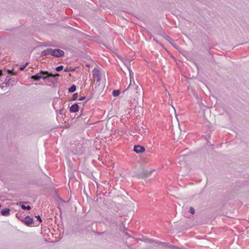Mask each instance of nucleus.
<instances>
[{"label":"nucleus","instance_id":"nucleus-17","mask_svg":"<svg viewBox=\"0 0 249 249\" xmlns=\"http://www.w3.org/2000/svg\"><path fill=\"white\" fill-rule=\"evenodd\" d=\"M25 67V66H24L23 67L20 68V70H23L24 69Z\"/></svg>","mask_w":249,"mask_h":249},{"label":"nucleus","instance_id":"nucleus-12","mask_svg":"<svg viewBox=\"0 0 249 249\" xmlns=\"http://www.w3.org/2000/svg\"><path fill=\"white\" fill-rule=\"evenodd\" d=\"M77 96H78V94L77 93H74L72 96V100L74 101V100H76Z\"/></svg>","mask_w":249,"mask_h":249},{"label":"nucleus","instance_id":"nucleus-18","mask_svg":"<svg viewBox=\"0 0 249 249\" xmlns=\"http://www.w3.org/2000/svg\"><path fill=\"white\" fill-rule=\"evenodd\" d=\"M8 73H9V74L12 73L11 71H10V70H9V71H8Z\"/></svg>","mask_w":249,"mask_h":249},{"label":"nucleus","instance_id":"nucleus-6","mask_svg":"<svg viewBox=\"0 0 249 249\" xmlns=\"http://www.w3.org/2000/svg\"><path fill=\"white\" fill-rule=\"evenodd\" d=\"M70 110L71 112H76L79 110V106L77 104H74L71 107Z\"/></svg>","mask_w":249,"mask_h":249},{"label":"nucleus","instance_id":"nucleus-4","mask_svg":"<svg viewBox=\"0 0 249 249\" xmlns=\"http://www.w3.org/2000/svg\"><path fill=\"white\" fill-rule=\"evenodd\" d=\"M134 151L138 154L142 153L145 151V148L140 145H135L134 146Z\"/></svg>","mask_w":249,"mask_h":249},{"label":"nucleus","instance_id":"nucleus-2","mask_svg":"<svg viewBox=\"0 0 249 249\" xmlns=\"http://www.w3.org/2000/svg\"><path fill=\"white\" fill-rule=\"evenodd\" d=\"M50 54L52 55L55 57H61L64 54V52L60 49H47L43 52H42V54L43 55H47Z\"/></svg>","mask_w":249,"mask_h":249},{"label":"nucleus","instance_id":"nucleus-8","mask_svg":"<svg viewBox=\"0 0 249 249\" xmlns=\"http://www.w3.org/2000/svg\"><path fill=\"white\" fill-rule=\"evenodd\" d=\"M76 89V86L73 85L69 89V91L70 92H73L75 91Z\"/></svg>","mask_w":249,"mask_h":249},{"label":"nucleus","instance_id":"nucleus-15","mask_svg":"<svg viewBox=\"0 0 249 249\" xmlns=\"http://www.w3.org/2000/svg\"><path fill=\"white\" fill-rule=\"evenodd\" d=\"M85 99V97H82L80 98L79 99V101H82V100H84Z\"/></svg>","mask_w":249,"mask_h":249},{"label":"nucleus","instance_id":"nucleus-7","mask_svg":"<svg viewBox=\"0 0 249 249\" xmlns=\"http://www.w3.org/2000/svg\"><path fill=\"white\" fill-rule=\"evenodd\" d=\"M10 210L9 209H4L1 211L2 215L7 216L9 214Z\"/></svg>","mask_w":249,"mask_h":249},{"label":"nucleus","instance_id":"nucleus-10","mask_svg":"<svg viewBox=\"0 0 249 249\" xmlns=\"http://www.w3.org/2000/svg\"><path fill=\"white\" fill-rule=\"evenodd\" d=\"M21 207L22 209L23 210H25V209H27V210H30L31 209V207L30 206H26L24 205H22L21 206Z\"/></svg>","mask_w":249,"mask_h":249},{"label":"nucleus","instance_id":"nucleus-3","mask_svg":"<svg viewBox=\"0 0 249 249\" xmlns=\"http://www.w3.org/2000/svg\"><path fill=\"white\" fill-rule=\"evenodd\" d=\"M93 76L97 82H99L101 79L100 71L98 69L95 68L92 71Z\"/></svg>","mask_w":249,"mask_h":249},{"label":"nucleus","instance_id":"nucleus-9","mask_svg":"<svg viewBox=\"0 0 249 249\" xmlns=\"http://www.w3.org/2000/svg\"><path fill=\"white\" fill-rule=\"evenodd\" d=\"M120 91L118 90H113L112 92V94L114 97H117L120 94Z\"/></svg>","mask_w":249,"mask_h":249},{"label":"nucleus","instance_id":"nucleus-16","mask_svg":"<svg viewBox=\"0 0 249 249\" xmlns=\"http://www.w3.org/2000/svg\"><path fill=\"white\" fill-rule=\"evenodd\" d=\"M2 75V71L0 70V76H1Z\"/></svg>","mask_w":249,"mask_h":249},{"label":"nucleus","instance_id":"nucleus-14","mask_svg":"<svg viewBox=\"0 0 249 249\" xmlns=\"http://www.w3.org/2000/svg\"><path fill=\"white\" fill-rule=\"evenodd\" d=\"M37 220L39 221L40 222H42V220L40 216L38 215L36 216Z\"/></svg>","mask_w":249,"mask_h":249},{"label":"nucleus","instance_id":"nucleus-5","mask_svg":"<svg viewBox=\"0 0 249 249\" xmlns=\"http://www.w3.org/2000/svg\"><path fill=\"white\" fill-rule=\"evenodd\" d=\"M21 221L28 226L32 224L33 223V219L29 216H26Z\"/></svg>","mask_w":249,"mask_h":249},{"label":"nucleus","instance_id":"nucleus-1","mask_svg":"<svg viewBox=\"0 0 249 249\" xmlns=\"http://www.w3.org/2000/svg\"><path fill=\"white\" fill-rule=\"evenodd\" d=\"M59 74L58 73H55L53 74L51 73H49L48 71H40L39 73H37L36 75H33L31 76V78L35 81H38L41 78H43L45 79L47 78L48 77L51 76L53 77H55L56 76H58Z\"/></svg>","mask_w":249,"mask_h":249},{"label":"nucleus","instance_id":"nucleus-11","mask_svg":"<svg viewBox=\"0 0 249 249\" xmlns=\"http://www.w3.org/2000/svg\"><path fill=\"white\" fill-rule=\"evenodd\" d=\"M63 67L62 66H59L56 68V71H60L63 70Z\"/></svg>","mask_w":249,"mask_h":249},{"label":"nucleus","instance_id":"nucleus-13","mask_svg":"<svg viewBox=\"0 0 249 249\" xmlns=\"http://www.w3.org/2000/svg\"><path fill=\"white\" fill-rule=\"evenodd\" d=\"M189 212L192 214H194L195 213V209L193 207H190Z\"/></svg>","mask_w":249,"mask_h":249}]
</instances>
